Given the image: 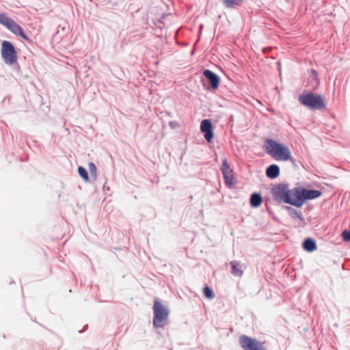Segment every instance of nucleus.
Wrapping results in <instances>:
<instances>
[{"label": "nucleus", "instance_id": "2eb2a0df", "mask_svg": "<svg viewBox=\"0 0 350 350\" xmlns=\"http://www.w3.org/2000/svg\"><path fill=\"white\" fill-rule=\"evenodd\" d=\"M303 247L305 250L311 252L317 249V244L312 239L308 238L304 241Z\"/></svg>", "mask_w": 350, "mask_h": 350}, {"label": "nucleus", "instance_id": "39448f33", "mask_svg": "<svg viewBox=\"0 0 350 350\" xmlns=\"http://www.w3.org/2000/svg\"><path fill=\"white\" fill-rule=\"evenodd\" d=\"M239 344L243 350H267L264 342L246 335L239 337Z\"/></svg>", "mask_w": 350, "mask_h": 350}, {"label": "nucleus", "instance_id": "4468645a", "mask_svg": "<svg viewBox=\"0 0 350 350\" xmlns=\"http://www.w3.org/2000/svg\"><path fill=\"white\" fill-rule=\"evenodd\" d=\"M231 267H232V274L234 276L241 277L242 276L243 271L241 269V265L236 262L232 261L230 262Z\"/></svg>", "mask_w": 350, "mask_h": 350}, {"label": "nucleus", "instance_id": "423d86ee", "mask_svg": "<svg viewBox=\"0 0 350 350\" xmlns=\"http://www.w3.org/2000/svg\"><path fill=\"white\" fill-rule=\"evenodd\" d=\"M221 171L224 178L225 184L229 187L234 186L236 184L234 173L226 159L222 161Z\"/></svg>", "mask_w": 350, "mask_h": 350}, {"label": "nucleus", "instance_id": "ddd939ff", "mask_svg": "<svg viewBox=\"0 0 350 350\" xmlns=\"http://www.w3.org/2000/svg\"><path fill=\"white\" fill-rule=\"evenodd\" d=\"M280 174V168L277 165L273 164L269 166L266 170V175L270 178H275Z\"/></svg>", "mask_w": 350, "mask_h": 350}, {"label": "nucleus", "instance_id": "b1692460", "mask_svg": "<svg viewBox=\"0 0 350 350\" xmlns=\"http://www.w3.org/2000/svg\"><path fill=\"white\" fill-rule=\"evenodd\" d=\"M310 72H311V77H312L314 80L317 81L316 83H317V85H318L319 82H318V79H317V72L314 70H311Z\"/></svg>", "mask_w": 350, "mask_h": 350}, {"label": "nucleus", "instance_id": "f257e3e1", "mask_svg": "<svg viewBox=\"0 0 350 350\" xmlns=\"http://www.w3.org/2000/svg\"><path fill=\"white\" fill-rule=\"evenodd\" d=\"M264 149L268 154L275 160L286 161L291 159V152L289 148L273 139H268L265 140Z\"/></svg>", "mask_w": 350, "mask_h": 350}, {"label": "nucleus", "instance_id": "7ed1b4c3", "mask_svg": "<svg viewBox=\"0 0 350 350\" xmlns=\"http://www.w3.org/2000/svg\"><path fill=\"white\" fill-rule=\"evenodd\" d=\"M299 101L305 107L312 109H323L325 107L324 99L320 94L304 92L299 96Z\"/></svg>", "mask_w": 350, "mask_h": 350}, {"label": "nucleus", "instance_id": "412c9836", "mask_svg": "<svg viewBox=\"0 0 350 350\" xmlns=\"http://www.w3.org/2000/svg\"><path fill=\"white\" fill-rule=\"evenodd\" d=\"M223 1L227 7H232L239 4L241 0H223Z\"/></svg>", "mask_w": 350, "mask_h": 350}, {"label": "nucleus", "instance_id": "5701e85b", "mask_svg": "<svg viewBox=\"0 0 350 350\" xmlns=\"http://www.w3.org/2000/svg\"><path fill=\"white\" fill-rule=\"evenodd\" d=\"M287 209L289 211V214L292 217H301L300 214L298 213L294 208L292 207H287Z\"/></svg>", "mask_w": 350, "mask_h": 350}, {"label": "nucleus", "instance_id": "0eeeda50", "mask_svg": "<svg viewBox=\"0 0 350 350\" xmlns=\"http://www.w3.org/2000/svg\"><path fill=\"white\" fill-rule=\"evenodd\" d=\"M286 203L297 207H301L302 206L301 187H295L292 189H288Z\"/></svg>", "mask_w": 350, "mask_h": 350}, {"label": "nucleus", "instance_id": "4be33fe9", "mask_svg": "<svg viewBox=\"0 0 350 350\" xmlns=\"http://www.w3.org/2000/svg\"><path fill=\"white\" fill-rule=\"evenodd\" d=\"M342 239L345 241H350V230H344L342 232Z\"/></svg>", "mask_w": 350, "mask_h": 350}, {"label": "nucleus", "instance_id": "6ab92c4d", "mask_svg": "<svg viewBox=\"0 0 350 350\" xmlns=\"http://www.w3.org/2000/svg\"><path fill=\"white\" fill-rule=\"evenodd\" d=\"M203 293L206 298L210 299H213L215 297L214 293L213 292L212 289L207 286L204 287Z\"/></svg>", "mask_w": 350, "mask_h": 350}, {"label": "nucleus", "instance_id": "1a4fd4ad", "mask_svg": "<svg viewBox=\"0 0 350 350\" xmlns=\"http://www.w3.org/2000/svg\"><path fill=\"white\" fill-rule=\"evenodd\" d=\"M200 130L204 133L206 140L211 142L213 138V125L211 120L208 119L203 120L200 124Z\"/></svg>", "mask_w": 350, "mask_h": 350}, {"label": "nucleus", "instance_id": "dca6fc26", "mask_svg": "<svg viewBox=\"0 0 350 350\" xmlns=\"http://www.w3.org/2000/svg\"><path fill=\"white\" fill-rule=\"evenodd\" d=\"M262 202V198L259 193H253L250 198V204L253 207H258Z\"/></svg>", "mask_w": 350, "mask_h": 350}, {"label": "nucleus", "instance_id": "f03ea898", "mask_svg": "<svg viewBox=\"0 0 350 350\" xmlns=\"http://www.w3.org/2000/svg\"><path fill=\"white\" fill-rule=\"evenodd\" d=\"M152 323L155 328L163 327L167 322L170 311L159 299H155L153 306Z\"/></svg>", "mask_w": 350, "mask_h": 350}, {"label": "nucleus", "instance_id": "6e6552de", "mask_svg": "<svg viewBox=\"0 0 350 350\" xmlns=\"http://www.w3.org/2000/svg\"><path fill=\"white\" fill-rule=\"evenodd\" d=\"M288 187L284 184H280L272 189V195L275 200L280 202H285L287 198Z\"/></svg>", "mask_w": 350, "mask_h": 350}, {"label": "nucleus", "instance_id": "aec40b11", "mask_svg": "<svg viewBox=\"0 0 350 350\" xmlns=\"http://www.w3.org/2000/svg\"><path fill=\"white\" fill-rule=\"evenodd\" d=\"M88 168L90 170V173L91 176H92L94 178L96 177V167L93 163H90L88 164Z\"/></svg>", "mask_w": 350, "mask_h": 350}, {"label": "nucleus", "instance_id": "f3484780", "mask_svg": "<svg viewBox=\"0 0 350 350\" xmlns=\"http://www.w3.org/2000/svg\"><path fill=\"white\" fill-rule=\"evenodd\" d=\"M78 172H79V174L80 175V176L85 182H88L89 181V177H88V172H87V170L83 167L79 166L78 167Z\"/></svg>", "mask_w": 350, "mask_h": 350}, {"label": "nucleus", "instance_id": "a211bd4d", "mask_svg": "<svg viewBox=\"0 0 350 350\" xmlns=\"http://www.w3.org/2000/svg\"><path fill=\"white\" fill-rule=\"evenodd\" d=\"M12 20V19L8 17L5 14H0V23L5 27H7Z\"/></svg>", "mask_w": 350, "mask_h": 350}, {"label": "nucleus", "instance_id": "20e7f679", "mask_svg": "<svg viewBox=\"0 0 350 350\" xmlns=\"http://www.w3.org/2000/svg\"><path fill=\"white\" fill-rule=\"evenodd\" d=\"M1 57L6 64L12 65L17 61V53L14 45L9 41L3 40L1 43Z\"/></svg>", "mask_w": 350, "mask_h": 350}, {"label": "nucleus", "instance_id": "f8f14e48", "mask_svg": "<svg viewBox=\"0 0 350 350\" xmlns=\"http://www.w3.org/2000/svg\"><path fill=\"white\" fill-rule=\"evenodd\" d=\"M9 30H10L13 33L17 36H20L23 38H26V36L23 33V30L22 27L18 25L15 21L12 19L11 22L6 27Z\"/></svg>", "mask_w": 350, "mask_h": 350}, {"label": "nucleus", "instance_id": "9b49d317", "mask_svg": "<svg viewBox=\"0 0 350 350\" xmlns=\"http://www.w3.org/2000/svg\"><path fill=\"white\" fill-rule=\"evenodd\" d=\"M203 75L209 80L213 89L216 90L218 88L220 80L219 77L215 73L209 70H205L203 72Z\"/></svg>", "mask_w": 350, "mask_h": 350}, {"label": "nucleus", "instance_id": "9d476101", "mask_svg": "<svg viewBox=\"0 0 350 350\" xmlns=\"http://www.w3.org/2000/svg\"><path fill=\"white\" fill-rule=\"evenodd\" d=\"M322 193L319 190L307 189L301 187V196L302 205L308 200H313L321 196Z\"/></svg>", "mask_w": 350, "mask_h": 350}]
</instances>
